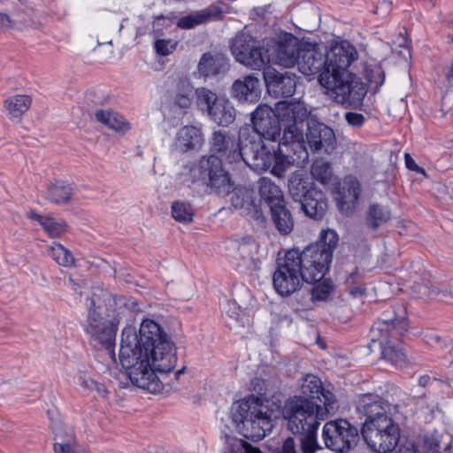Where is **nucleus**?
I'll return each instance as SVG.
<instances>
[{
  "instance_id": "f257e3e1",
  "label": "nucleus",
  "mask_w": 453,
  "mask_h": 453,
  "mask_svg": "<svg viewBox=\"0 0 453 453\" xmlns=\"http://www.w3.org/2000/svg\"><path fill=\"white\" fill-rule=\"evenodd\" d=\"M119 358L125 370L121 374L152 394L164 388L157 372H170L177 360L171 338L158 323L149 319L142 320L138 333L131 326L122 330Z\"/></svg>"
},
{
  "instance_id": "f03ea898",
  "label": "nucleus",
  "mask_w": 453,
  "mask_h": 453,
  "mask_svg": "<svg viewBox=\"0 0 453 453\" xmlns=\"http://www.w3.org/2000/svg\"><path fill=\"white\" fill-rule=\"evenodd\" d=\"M323 400L315 403L303 397L294 396L285 404L283 416L288 420V429L300 435L296 443L297 453H316L322 448L318 442L317 431L320 423L335 414L339 403L331 390L323 391Z\"/></svg>"
},
{
  "instance_id": "7ed1b4c3",
  "label": "nucleus",
  "mask_w": 453,
  "mask_h": 453,
  "mask_svg": "<svg viewBox=\"0 0 453 453\" xmlns=\"http://www.w3.org/2000/svg\"><path fill=\"white\" fill-rule=\"evenodd\" d=\"M326 69L319 75L326 94L339 104L361 100L366 90L359 79L348 69L357 60V51L348 41L333 45L326 52Z\"/></svg>"
},
{
  "instance_id": "20e7f679",
  "label": "nucleus",
  "mask_w": 453,
  "mask_h": 453,
  "mask_svg": "<svg viewBox=\"0 0 453 453\" xmlns=\"http://www.w3.org/2000/svg\"><path fill=\"white\" fill-rule=\"evenodd\" d=\"M242 146L241 129L238 142L226 131H214L211 140V150L218 156L203 157L191 169L192 175L198 180H207V185L218 194H229L233 189V183L222 166V159L229 163L240 161Z\"/></svg>"
},
{
  "instance_id": "39448f33",
  "label": "nucleus",
  "mask_w": 453,
  "mask_h": 453,
  "mask_svg": "<svg viewBox=\"0 0 453 453\" xmlns=\"http://www.w3.org/2000/svg\"><path fill=\"white\" fill-rule=\"evenodd\" d=\"M270 115L272 111L266 104H260L251 115L252 125L241 127L242 150L240 160L256 172L269 169L270 159L273 158L263 139L276 142L280 138V128Z\"/></svg>"
},
{
  "instance_id": "423d86ee",
  "label": "nucleus",
  "mask_w": 453,
  "mask_h": 453,
  "mask_svg": "<svg viewBox=\"0 0 453 453\" xmlns=\"http://www.w3.org/2000/svg\"><path fill=\"white\" fill-rule=\"evenodd\" d=\"M113 296L100 287L92 288L86 298L87 317L84 331L89 344L97 350H106L113 360Z\"/></svg>"
},
{
  "instance_id": "0eeeda50",
  "label": "nucleus",
  "mask_w": 453,
  "mask_h": 453,
  "mask_svg": "<svg viewBox=\"0 0 453 453\" xmlns=\"http://www.w3.org/2000/svg\"><path fill=\"white\" fill-rule=\"evenodd\" d=\"M233 426L245 438L259 441L273 427L275 411L257 396H250L234 403L230 410Z\"/></svg>"
},
{
  "instance_id": "6e6552de",
  "label": "nucleus",
  "mask_w": 453,
  "mask_h": 453,
  "mask_svg": "<svg viewBox=\"0 0 453 453\" xmlns=\"http://www.w3.org/2000/svg\"><path fill=\"white\" fill-rule=\"evenodd\" d=\"M407 311L403 304H397L382 314L371 328L370 334L372 342H378L381 357L395 365L404 364V352L395 346V342L407 331Z\"/></svg>"
},
{
  "instance_id": "1a4fd4ad",
  "label": "nucleus",
  "mask_w": 453,
  "mask_h": 453,
  "mask_svg": "<svg viewBox=\"0 0 453 453\" xmlns=\"http://www.w3.org/2000/svg\"><path fill=\"white\" fill-rule=\"evenodd\" d=\"M338 235L333 229L322 230L319 240L307 246L303 251L296 250L300 267L304 272L303 280L310 284L320 281L329 269Z\"/></svg>"
},
{
  "instance_id": "9d476101",
  "label": "nucleus",
  "mask_w": 453,
  "mask_h": 453,
  "mask_svg": "<svg viewBox=\"0 0 453 453\" xmlns=\"http://www.w3.org/2000/svg\"><path fill=\"white\" fill-rule=\"evenodd\" d=\"M271 111L273 119L280 128V138L282 143L290 142L292 146L303 148V122L307 120L310 111L303 102L280 101L274 109L266 105Z\"/></svg>"
},
{
  "instance_id": "9b49d317",
  "label": "nucleus",
  "mask_w": 453,
  "mask_h": 453,
  "mask_svg": "<svg viewBox=\"0 0 453 453\" xmlns=\"http://www.w3.org/2000/svg\"><path fill=\"white\" fill-rule=\"evenodd\" d=\"M303 276L296 250H290L278 261L273 276V288L282 296H290L300 288L302 281H305Z\"/></svg>"
},
{
  "instance_id": "f8f14e48",
  "label": "nucleus",
  "mask_w": 453,
  "mask_h": 453,
  "mask_svg": "<svg viewBox=\"0 0 453 453\" xmlns=\"http://www.w3.org/2000/svg\"><path fill=\"white\" fill-rule=\"evenodd\" d=\"M263 47L250 35L242 31L238 33L231 42V51L236 61L253 69L261 70L268 64V56Z\"/></svg>"
},
{
  "instance_id": "ddd939ff",
  "label": "nucleus",
  "mask_w": 453,
  "mask_h": 453,
  "mask_svg": "<svg viewBox=\"0 0 453 453\" xmlns=\"http://www.w3.org/2000/svg\"><path fill=\"white\" fill-rule=\"evenodd\" d=\"M268 63L290 68L297 62L300 44L292 34L281 32L264 42Z\"/></svg>"
},
{
  "instance_id": "4468645a",
  "label": "nucleus",
  "mask_w": 453,
  "mask_h": 453,
  "mask_svg": "<svg viewBox=\"0 0 453 453\" xmlns=\"http://www.w3.org/2000/svg\"><path fill=\"white\" fill-rule=\"evenodd\" d=\"M322 439L327 449L337 453H344L357 441L358 430L347 419L331 420L323 426Z\"/></svg>"
},
{
  "instance_id": "2eb2a0df",
  "label": "nucleus",
  "mask_w": 453,
  "mask_h": 453,
  "mask_svg": "<svg viewBox=\"0 0 453 453\" xmlns=\"http://www.w3.org/2000/svg\"><path fill=\"white\" fill-rule=\"evenodd\" d=\"M394 409L395 407L388 400L377 394H363L357 400V410L365 416L363 427L394 422L391 417Z\"/></svg>"
},
{
  "instance_id": "dca6fc26",
  "label": "nucleus",
  "mask_w": 453,
  "mask_h": 453,
  "mask_svg": "<svg viewBox=\"0 0 453 453\" xmlns=\"http://www.w3.org/2000/svg\"><path fill=\"white\" fill-rule=\"evenodd\" d=\"M361 434L367 446L376 453L392 452L400 439V428L395 421L372 427H362Z\"/></svg>"
},
{
  "instance_id": "f3484780",
  "label": "nucleus",
  "mask_w": 453,
  "mask_h": 453,
  "mask_svg": "<svg viewBox=\"0 0 453 453\" xmlns=\"http://www.w3.org/2000/svg\"><path fill=\"white\" fill-rule=\"evenodd\" d=\"M296 180H293L289 184V193L296 201H300L302 208L305 214L310 218L321 219L327 209V202L324 193L315 188L304 191L303 184L299 181L296 185Z\"/></svg>"
},
{
  "instance_id": "a211bd4d",
  "label": "nucleus",
  "mask_w": 453,
  "mask_h": 453,
  "mask_svg": "<svg viewBox=\"0 0 453 453\" xmlns=\"http://www.w3.org/2000/svg\"><path fill=\"white\" fill-rule=\"evenodd\" d=\"M294 74L286 71L284 73L273 68H266L264 71V79L269 93L275 96L288 97L296 90Z\"/></svg>"
},
{
  "instance_id": "6ab92c4d",
  "label": "nucleus",
  "mask_w": 453,
  "mask_h": 453,
  "mask_svg": "<svg viewBox=\"0 0 453 453\" xmlns=\"http://www.w3.org/2000/svg\"><path fill=\"white\" fill-rule=\"evenodd\" d=\"M326 52L316 45H308L300 49L297 62L299 71L304 75L321 73L326 69Z\"/></svg>"
},
{
  "instance_id": "aec40b11",
  "label": "nucleus",
  "mask_w": 453,
  "mask_h": 453,
  "mask_svg": "<svg viewBox=\"0 0 453 453\" xmlns=\"http://www.w3.org/2000/svg\"><path fill=\"white\" fill-rule=\"evenodd\" d=\"M306 139L311 150L318 151L324 149L327 151L328 148L332 147L335 136L333 129L315 120H310L308 121Z\"/></svg>"
},
{
  "instance_id": "412c9836",
  "label": "nucleus",
  "mask_w": 453,
  "mask_h": 453,
  "mask_svg": "<svg viewBox=\"0 0 453 453\" xmlns=\"http://www.w3.org/2000/svg\"><path fill=\"white\" fill-rule=\"evenodd\" d=\"M361 187L358 180L352 176H346L339 187L335 200L342 211L351 212L360 196Z\"/></svg>"
},
{
  "instance_id": "4be33fe9",
  "label": "nucleus",
  "mask_w": 453,
  "mask_h": 453,
  "mask_svg": "<svg viewBox=\"0 0 453 453\" xmlns=\"http://www.w3.org/2000/svg\"><path fill=\"white\" fill-rule=\"evenodd\" d=\"M279 139L278 152L272 153L273 158L270 159V168L274 176L282 177L290 164L295 161V158L289 155L290 150L296 153L299 150L304 158L307 157L308 153L303 145V148L292 146L290 142L282 143V139Z\"/></svg>"
},
{
  "instance_id": "5701e85b",
  "label": "nucleus",
  "mask_w": 453,
  "mask_h": 453,
  "mask_svg": "<svg viewBox=\"0 0 453 453\" xmlns=\"http://www.w3.org/2000/svg\"><path fill=\"white\" fill-rule=\"evenodd\" d=\"M231 95L239 102H256L260 96L259 80L253 75L236 80L231 88Z\"/></svg>"
},
{
  "instance_id": "b1692460",
  "label": "nucleus",
  "mask_w": 453,
  "mask_h": 453,
  "mask_svg": "<svg viewBox=\"0 0 453 453\" xmlns=\"http://www.w3.org/2000/svg\"><path fill=\"white\" fill-rule=\"evenodd\" d=\"M232 206L241 211V213L256 219H263L261 211L257 208L252 198V192L245 188H236L231 196Z\"/></svg>"
},
{
  "instance_id": "393cba45",
  "label": "nucleus",
  "mask_w": 453,
  "mask_h": 453,
  "mask_svg": "<svg viewBox=\"0 0 453 453\" xmlns=\"http://www.w3.org/2000/svg\"><path fill=\"white\" fill-rule=\"evenodd\" d=\"M194 90L191 83L187 80L175 81L167 90V100L173 107L181 110L188 108L193 101Z\"/></svg>"
},
{
  "instance_id": "a878e982",
  "label": "nucleus",
  "mask_w": 453,
  "mask_h": 453,
  "mask_svg": "<svg viewBox=\"0 0 453 453\" xmlns=\"http://www.w3.org/2000/svg\"><path fill=\"white\" fill-rule=\"evenodd\" d=\"M258 193L261 200L270 208L285 203L283 193L279 186L272 181L271 179L262 177L258 180Z\"/></svg>"
},
{
  "instance_id": "bb28decb",
  "label": "nucleus",
  "mask_w": 453,
  "mask_h": 453,
  "mask_svg": "<svg viewBox=\"0 0 453 453\" xmlns=\"http://www.w3.org/2000/svg\"><path fill=\"white\" fill-rule=\"evenodd\" d=\"M27 216L30 219L37 221L51 238L60 237L67 232V225L62 219H55L50 215H42L35 211H30Z\"/></svg>"
},
{
  "instance_id": "cd10ccee",
  "label": "nucleus",
  "mask_w": 453,
  "mask_h": 453,
  "mask_svg": "<svg viewBox=\"0 0 453 453\" xmlns=\"http://www.w3.org/2000/svg\"><path fill=\"white\" fill-rule=\"evenodd\" d=\"M202 143V133L194 126H185L177 134L176 144L183 152L198 148Z\"/></svg>"
},
{
  "instance_id": "c85d7f7f",
  "label": "nucleus",
  "mask_w": 453,
  "mask_h": 453,
  "mask_svg": "<svg viewBox=\"0 0 453 453\" xmlns=\"http://www.w3.org/2000/svg\"><path fill=\"white\" fill-rule=\"evenodd\" d=\"M208 114L218 125L226 127L234 121L236 111L228 100L219 99Z\"/></svg>"
},
{
  "instance_id": "c756f323",
  "label": "nucleus",
  "mask_w": 453,
  "mask_h": 453,
  "mask_svg": "<svg viewBox=\"0 0 453 453\" xmlns=\"http://www.w3.org/2000/svg\"><path fill=\"white\" fill-rule=\"evenodd\" d=\"M52 430L55 434V453H78L76 441L71 429L64 431L61 425L56 424Z\"/></svg>"
},
{
  "instance_id": "7c9ffc66",
  "label": "nucleus",
  "mask_w": 453,
  "mask_h": 453,
  "mask_svg": "<svg viewBox=\"0 0 453 453\" xmlns=\"http://www.w3.org/2000/svg\"><path fill=\"white\" fill-rule=\"evenodd\" d=\"M326 390L329 389L322 387V382L318 376L309 373L301 380V395H298L297 397H303L304 399L311 401H314L313 399L316 397L318 400L317 403H319V398L323 400L322 393Z\"/></svg>"
},
{
  "instance_id": "2f4dec72",
  "label": "nucleus",
  "mask_w": 453,
  "mask_h": 453,
  "mask_svg": "<svg viewBox=\"0 0 453 453\" xmlns=\"http://www.w3.org/2000/svg\"><path fill=\"white\" fill-rule=\"evenodd\" d=\"M227 69L226 59L221 56L203 54L198 64V70L204 76H211Z\"/></svg>"
},
{
  "instance_id": "473e14b6",
  "label": "nucleus",
  "mask_w": 453,
  "mask_h": 453,
  "mask_svg": "<svg viewBox=\"0 0 453 453\" xmlns=\"http://www.w3.org/2000/svg\"><path fill=\"white\" fill-rule=\"evenodd\" d=\"M270 211L275 227L281 234H288L293 230L294 219L285 203L274 206Z\"/></svg>"
},
{
  "instance_id": "72a5a7b5",
  "label": "nucleus",
  "mask_w": 453,
  "mask_h": 453,
  "mask_svg": "<svg viewBox=\"0 0 453 453\" xmlns=\"http://www.w3.org/2000/svg\"><path fill=\"white\" fill-rule=\"evenodd\" d=\"M73 195V188L65 181H57L50 184L44 194L47 200L54 203H65Z\"/></svg>"
},
{
  "instance_id": "f704fd0d",
  "label": "nucleus",
  "mask_w": 453,
  "mask_h": 453,
  "mask_svg": "<svg viewBox=\"0 0 453 453\" xmlns=\"http://www.w3.org/2000/svg\"><path fill=\"white\" fill-rule=\"evenodd\" d=\"M31 102L28 96L16 95L5 100L4 107L11 117L19 118L28 110Z\"/></svg>"
},
{
  "instance_id": "c9c22d12",
  "label": "nucleus",
  "mask_w": 453,
  "mask_h": 453,
  "mask_svg": "<svg viewBox=\"0 0 453 453\" xmlns=\"http://www.w3.org/2000/svg\"><path fill=\"white\" fill-rule=\"evenodd\" d=\"M391 219L390 210L380 204H372L369 207L367 214V224L372 229H376L380 225L388 222Z\"/></svg>"
},
{
  "instance_id": "e433bc0d",
  "label": "nucleus",
  "mask_w": 453,
  "mask_h": 453,
  "mask_svg": "<svg viewBox=\"0 0 453 453\" xmlns=\"http://www.w3.org/2000/svg\"><path fill=\"white\" fill-rule=\"evenodd\" d=\"M224 453H262L257 447L251 446L247 441L226 434Z\"/></svg>"
},
{
  "instance_id": "4c0bfd02",
  "label": "nucleus",
  "mask_w": 453,
  "mask_h": 453,
  "mask_svg": "<svg viewBox=\"0 0 453 453\" xmlns=\"http://www.w3.org/2000/svg\"><path fill=\"white\" fill-rule=\"evenodd\" d=\"M48 254L55 260L59 265L68 267L73 265L74 257L70 250L58 242L48 248Z\"/></svg>"
},
{
  "instance_id": "58836bf2",
  "label": "nucleus",
  "mask_w": 453,
  "mask_h": 453,
  "mask_svg": "<svg viewBox=\"0 0 453 453\" xmlns=\"http://www.w3.org/2000/svg\"><path fill=\"white\" fill-rule=\"evenodd\" d=\"M231 249L236 250L240 257L243 259H253L254 255L258 251V244L250 238L245 237L241 241H233Z\"/></svg>"
},
{
  "instance_id": "ea45409f",
  "label": "nucleus",
  "mask_w": 453,
  "mask_h": 453,
  "mask_svg": "<svg viewBox=\"0 0 453 453\" xmlns=\"http://www.w3.org/2000/svg\"><path fill=\"white\" fill-rule=\"evenodd\" d=\"M224 310L229 318L242 326L248 321L249 305L247 303L241 304L236 300H229L226 303Z\"/></svg>"
},
{
  "instance_id": "a19ab883",
  "label": "nucleus",
  "mask_w": 453,
  "mask_h": 453,
  "mask_svg": "<svg viewBox=\"0 0 453 453\" xmlns=\"http://www.w3.org/2000/svg\"><path fill=\"white\" fill-rule=\"evenodd\" d=\"M172 216L175 220L188 224L193 220L194 210L188 202L175 201L172 204Z\"/></svg>"
},
{
  "instance_id": "79ce46f5",
  "label": "nucleus",
  "mask_w": 453,
  "mask_h": 453,
  "mask_svg": "<svg viewBox=\"0 0 453 453\" xmlns=\"http://www.w3.org/2000/svg\"><path fill=\"white\" fill-rule=\"evenodd\" d=\"M312 178L321 184H327L332 178L331 166L328 162L323 160H316L311 168Z\"/></svg>"
},
{
  "instance_id": "37998d69",
  "label": "nucleus",
  "mask_w": 453,
  "mask_h": 453,
  "mask_svg": "<svg viewBox=\"0 0 453 453\" xmlns=\"http://www.w3.org/2000/svg\"><path fill=\"white\" fill-rule=\"evenodd\" d=\"M196 95L197 97V105L202 110H206L207 112H209L211 106H214V104H216V102L219 100V98L217 97L215 93L205 88H197L196 90Z\"/></svg>"
},
{
  "instance_id": "c03bdc74",
  "label": "nucleus",
  "mask_w": 453,
  "mask_h": 453,
  "mask_svg": "<svg viewBox=\"0 0 453 453\" xmlns=\"http://www.w3.org/2000/svg\"><path fill=\"white\" fill-rule=\"evenodd\" d=\"M154 38V49L157 54L162 57H165L173 53L178 45V41L173 39H161L160 37Z\"/></svg>"
},
{
  "instance_id": "a18cd8bd",
  "label": "nucleus",
  "mask_w": 453,
  "mask_h": 453,
  "mask_svg": "<svg viewBox=\"0 0 453 453\" xmlns=\"http://www.w3.org/2000/svg\"><path fill=\"white\" fill-rule=\"evenodd\" d=\"M366 79L371 85H374L375 88L378 89L384 83V71L380 65H374L370 69H366Z\"/></svg>"
},
{
  "instance_id": "49530a36",
  "label": "nucleus",
  "mask_w": 453,
  "mask_h": 453,
  "mask_svg": "<svg viewBox=\"0 0 453 453\" xmlns=\"http://www.w3.org/2000/svg\"><path fill=\"white\" fill-rule=\"evenodd\" d=\"M203 23V15L199 12L181 17L177 22V27L182 29H191Z\"/></svg>"
},
{
  "instance_id": "de8ad7c7",
  "label": "nucleus",
  "mask_w": 453,
  "mask_h": 453,
  "mask_svg": "<svg viewBox=\"0 0 453 453\" xmlns=\"http://www.w3.org/2000/svg\"><path fill=\"white\" fill-rule=\"evenodd\" d=\"M171 25L172 20L170 18L163 15L156 17L153 21L152 35L154 37H160L163 35V29L171 27Z\"/></svg>"
},
{
  "instance_id": "09e8293b",
  "label": "nucleus",
  "mask_w": 453,
  "mask_h": 453,
  "mask_svg": "<svg viewBox=\"0 0 453 453\" xmlns=\"http://www.w3.org/2000/svg\"><path fill=\"white\" fill-rule=\"evenodd\" d=\"M332 290V285L330 282L324 281L321 284L317 285L313 288L311 296L315 300H325L328 296Z\"/></svg>"
},
{
  "instance_id": "8fccbe9b",
  "label": "nucleus",
  "mask_w": 453,
  "mask_h": 453,
  "mask_svg": "<svg viewBox=\"0 0 453 453\" xmlns=\"http://www.w3.org/2000/svg\"><path fill=\"white\" fill-rule=\"evenodd\" d=\"M130 130V122L122 115L115 114V136H123Z\"/></svg>"
},
{
  "instance_id": "3c124183",
  "label": "nucleus",
  "mask_w": 453,
  "mask_h": 453,
  "mask_svg": "<svg viewBox=\"0 0 453 453\" xmlns=\"http://www.w3.org/2000/svg\"><path fill=\"white\" fill-rule=\"evenodd\" d=\"M95 118L96 121L104 126L112 129L113 128V117L111 110L99 109L95 111Z\"/></svg>"
},
{
  "instance_id": "603ef678",
  "label": "nucleus",
  "mask_w": 453,
  "mask_h": 453,
  "mask_svg": "<svg viewBox=\"0 0 453 453\" xmlns=\"http://www.w3.org/2000/svg\"><path fill=\"white\" fill-rule=\"evenodd\" d=\"M78 384L84 389V391L88 393L94 390V387H96V380L91 379L87 373L81 372L78 377Z\"/></svg>"
},
{
  "instance_id": "864d4df0",
  "label": "nucleus",
  "mask_w": 453,
  "mask_h": 453,
  "mask_svg": "<svg viewBox=\"0 0 453 453\" xmlns=\"http://www.w3.org/2000/svg\"><path fill=\"white\" fill-rule=\"evenodd\" d=\"M223 10L216 5H212L208 7L206 10L203 11L201 15H203V22L211 19H219Z\"/></svg>"
},
{
  "instance_id": "5fc2aeb1",
  "label": "nucleus",
  "mask_w": 453,
  "mask_h": 453,
  "mask_svg": "<svg viewBox=\"0 0 453 453\" xmlns=\"http://www.w3.org/2000/svg\"><path fill=\"white\" fill-rule=\"evenodd\" d=\"M345 119L348 124L353 127H360L365 122V117L363 114L357 112H347L345 114Z\"/></svg>"
},
{
  "instance_id": "6e6d98bb",
  "label": "nucleus",
  "mask_w": 453,
  "mask_h": 453,
  "mask_svg": "<svg viewBox=\"0 0 453 453\" xmlns=\"http://www.w3.org/2000/svg\"><path fill=\"white\" fill-rule=\"evenodd\" d=\"M278 453H297V446L294 438L287 437Z\"/></svg>"
},
{
  "instance_id": "4d7b16f0",
  "label": "nucleus",
  "mask_w": 453,
  "mask_h": 453,
  "mask_svg": "<svg viewBox=\"0 0 453 453\" xmlns=\"http://www.w3.org/2000/svg\"><path fill=\"white\" fill-rule=\"evenodd\" d=\"M404 161L406 167L413 172L419 173H425V171L423 168L419 167L414 159L411 157L409 153L404 154Z\"/></svg>"
},
{
  "instance_id": "13d9d810",
  "label": "nucleus",
  "mask_w": 453,
  "mask_h": 453,
  "mask_svg": "<svg viewBox=\"0 0 453 453\" xmlns=\"http://www.w3.org/2000/svg\"><path fill=\"white\" fill-rule=\"evenodd\" d=\"M398 453H421L413 443H407L399 449Z\"/></svg>"
},
{
  "instance_id": "bf43d9fd",
  "label": "nucleus",
  "mask_w": 453,
  "mask_h": 453,
  "mask_svg": "<svg viewBox=\"0 0 453 453\" xmlns=\"http://www.w3.org/2000/svg\"><path fill=\"white\" fill-rule=\"evenodd\" d=\"M94 390L96 391L98 395L102 397H106L110 394V391L105 388V386L104 384L98 383L97 381H96V387H94Z\"/></svg>"
},
{
  "instance_id": "052dcab7",
  "label": "nucleus",
  "mask_w": 453,
  "mask_h": 453,
  "mask_svg": "<svg viewBox=\"0 0 453 453\" xmlns=\"http://www.w3.org/2000/svg\"><path fill=\"white\" fill-rule=\"evenodd\" d=\"M431 380L432 378L429 375L420 376L418 379V386L425 388L430 384Z\"/></svg>"
},
{
  "instance_id": "680f3d73",
  "label": "nucleus",
  "mask_w": 453,
  "mask_h": 453,
  "mask_svg": "<svg viewBox=\"0 0 453 453\" xmlns=\"http://www.w3.org/2000/svg\"><path fill=\"white\" fill-rule=\"evenodd\" d=\"M349 292L354 296H363L365 293V288L362 286L354 287L350 288Z\"/></svg>"
},
{
  "instance_id": "e2e57ef3",
  "label": "nucleus",
  "mask_w": 453,
  "mask_h": 453,
  "mask_svg": "<svg viewBox=\"0 0 453 453\" xmlns=\"http://www.w3.org/2000/svg\"><path fill=\"white\" fill-rule=\"evenodd\" d=\"M118 304L123 305L125 308H127V309L134 308V302H132L131 303H123L121 298H119L118 300L115 298V305H118Z\"/></svg>"
},
{
  "instance_id": "0e129e2a",
  "label": "nucleus",
  "mask_w": 453,
  "mask_h": 453,
  "mask_svg": "<svg viewBox=\"0 0 453 453\" xmlns=\"http://www.w3.org/2000/svg\"><path fill=\"white\" fill-rule=\"evenodd\" d=\"M446 77L448 81L453 80V63L448 67L446 71Z\"/></svg>"
},
{
  "instance_id": "69168bd1",
  "label": "nucleus",
  "mask_w": 453,
  "mask_h": 453,
  "mask_svg": "<svg viewBox=\"0 0 453 453\" xmlns=\"http://www.w3.org/2000/svg\"><path fill=\"white\" fill-rule=\"evenodd\" d=\"M442 295L446 302H449V299H453V293L451 291L445 290L442 292Z\"/></svg>"
},
{
  "instance_id": "338daca9",
  "label": "nucleus",
  "mask_w": 453,
  "mask_h": 453,
  "mask_svg": "<svg viewBox=\"0 0 453 453\" xmlns=\"http://www.w3.org/2000/svg\"><path fill=\"white\" fill-rule=\"evenodd\" d=\"M98 44H111V40L99 39L97 40Z\"/></svg>"
},
{
  "instance_id": "774afa93",
  "label": "nucleus",
  "mask_w": 453,
  "mask_h": 453,
  "mask_svg": "<svg viewBox=\"0 0 453 453\" xmlns=\"http://www.w3.org/2000/svg\"><path fill=\"white\" fill-rule=\"evenodd\" d=\"M2 21H3V22H4V21H6V22H10V19H9V17H8L7 15L3 14V15H2Z\"/></svg>"
}]
</instances>
